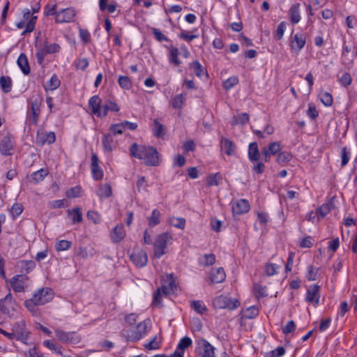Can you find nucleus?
Returning <instances> with one entry per match:
<instances>
[{
  "label": "nucleus",
  "mask_w": 357,
  "mask_h": 357,
  "mask_svg": "<svg viewBox=\"0 0 357 357\" xmlns=\"http://www.w3.org/2000/svg\"><path fill=\"white\" fill-rule=\"evenodd\" d=\"M6 303L10 304V305H12L14 303V302L13 301L12 295L10 293L8 294H7L4 297L3 299H1V303H0V307L1 308V310L4 313H9L8 309H7V307L5 305V304H6Z\"/></svg>",
  "instance_id": "nucleus-50"
},
{
  "label": "nucleus",
  "mask_w": 357,
  "mask_h": 357,
  "mask_svg": "<svg viewBox=\"0 0 357 357\" xmlns=\"http://www.w3.org/2000/svg\"><path fill=\"white\" fill-rule=\"evenodd\" d=\"M30 333L24 330L21 331L20 333H16V337H15V340H19L22 342V343L25 344H29L27 342V340L29 337Z\"/></svg>",
  "instance_id": "nucleus-62"
},
{
  "label": "nucleus",
  "mask_w": 357,
  "mask_h": 357,
  "mask_svg": "<svg viewBox=\"0 0 357 357\" xmlns=\"http://www.w3.org/2000/svg\"><path fill=\"white\" fill-rule=\"evenodd\" d=\"M280 266L275 264L268 263L265 267V272L268 276H272L278 273Z\"/></svg>",
  "instance_id": "nucleus-53"
},
{
  "label": "nucleus",
  "mask_w": 357,
  "mask_h": 357,
  "mask_svg": "<svg viewBox=\"0 0 357 357\" xmlns=\"http://www.w3.org/2000/svg\"><path fill=\"white\" fill-rule=\"evenodd\" d=\"M153 134L157 137H162L165 135V127L157 119L154 120Z\"/></svg>",
  "instance_id": "nucleus-44"
},
{
  "label": "nucleus",
  "mask_w": 357,
  "mask_h": 357,
  "mask_svg": "<svg viewBox=\"0 0 357 357\" xmlns=\"http://www.w3.org/2000/svg\"><path fill=\"white\" fill-rule=\"evenodd\" d=\"M60 84L61 82L57 75H53L48 82L47 88L51 91H54L59 88Z\"/></svg>",
  "instance_id": "nucleus-52"
},
{
  "label": "nucleus",
  "mask_w": 357,
  "mask_h": 357,
  "mask_svg": "<svg viewBox=\"0 0 357 357\" xmlns=\"http://www.w3.org/2000/svg\"><path fill=\"white\" fill-rule=\"evenodd\" d=\"M319 289L320 287L317 284L310 285L307 289L305 301L313 303L314 306L318 305L320 298Z\"/></svg>",
  "instance_id": "nucleus-16"
},
{
  "label": "nucleus",
  "mask_w": 357,
  "mask_h": 357,
  "mask_svg": "<svg viewBox=\"0 0 357 357\" xmlns=\"http://www.w3.org/2000/svg\"><path fill=\"white\" fill-rule=\"evenodd\" d=\"M167 48L168 50L167 56L169 62L172 64H174L175 66H179L181 63V61L178 59V49L172 45L167 47Z\"/></svg>",
  "instance_id": "nucleus-25"
},
{
  "label": "nucleus",
  "mask_w": 357,
  "mask_h": 357,
  "mask_svg": "<svg viewBox=\"0 0 357 357\" xmlns=\"http://www.w3.org/2000/svg\"><path fill=\"white\" fill-rule=\"evenodd\" d=\"M200 357H215V348L206 339L202 337L195 341Z\"/></svg>",
  "instance_id": "nucleus-8"
},
{
  "label": "nucleus",
  "mask_w": 357,
  "mask_h": 357,
  "mask_svg": "<svg viewBox=\"0 0 357 357\" xmlns=\"http://www.w3.org/2000/svg\"><path fill=\"white\" fill-rule=\"evenodd\" d=\"M67 214L73 224L79 223L82 221V212L79 207L68 209Z\"/></svg>",
  "instance_id": "nucleus-27"
},
{
  "label": "nucleus",
  "mask_w": 357,
  "mask_h": 357,
  "mask_svg": "<svg viewBox=\"0 0 357 357\" xmlns=\"http://www.w3.org/2000/svg\"><path fill=\"white\" fill-rule=\"evenodd\" d=\"M260 158V153L257 142H252L248 147V158L251 162L258 161Z\"/></svg>",
  "instance_id": "nucleus-30"
},
{
  "label": "nucleus",
  "mask_w": 357,
  "mask_h": 357,
  "mask_svg": "<svg viewBox=\"0 0 357 357\" xmlns=\"http://www.w3.org/2000/svg\"><path fill=\"white\" fill-rule=\"evenodd\" d=\"M132 262L139 268L145 266L148 262L146 252L142 249H135L130 255Z\"/></svg>",
  "instance_id": "nucleus-13"
},
{
  "label": "nucleus",
  "mask_w": 357,
  "mask_h": 357,
  "mask_svg": "<svg viewBox=\"0 0 357 357\" xmlns=\"http://www.w3.org/2000/svg\"><path fill=\"white\" fill-rule=\"evenodd\" d=\"M151 329V321L146 319L132 328L126 326L121 331V335L126 341L136 342L144 337Z\"/></svg>",
  "instance_id": "nucleus-3"
},
{
  "label": "nucleus",
  "mask_w": 357,
  "mask_h": 357,
  "mask_svg": "<svg viewBox=\"0 0 357 357\" xmlns=\"http://www.w3.org/2000/svg\"><path fill=\"white\" fill-rule=\"evenodd\" d=\"M109 133L112 134L113 136L122 135L125 132V129L121 123L112 124L109 126Z\"/></svg>",
  "instance_id": "nucleus-46"
},
{
  "label": "nucleus",
  "mask_w": 357,
  "mask_h": 357,
  "mask_svg": "<svg viewBox=\"0 0 357 357\" xmlns=\"http://www.w3.org/2000/svg\"><path fill=\"white\" fill-rule=\"evenodd\" d=\"M226 278V274L222 268H212L210 272V280L213 283L222 282Z\"/></svg>",
  "instance_id": "nucleus-24"
},
{
  "label": "nucleus",
  "mask_w": 357,
  "mask_h": 357,
  "mask_svg": "<svg viewBox=\"0 0 357 357\" xmlns=\"http://www.w3.org/2000/svg\"><path fill=\"white\" fill-rule=\"evenodd\" d=\"M126 234L123 225H117L111 231L110 238L113 243H118L125 238Z\"/></svg>",
  "instance_id": "nucleus-21"
},
{
  "label": "nucleus",
  "mask_w": 357,
  "mask_h": 357,
  "mask_svg": "<svg viewBox=\"0 0 357 357\" xmlns=\"http://www.w3.org/2000/svg\"><path fill=\"white\" fill-rule=\"evenodd\" d=\"M118 83L119 86L126 90H128L132 87V82L127 76L121 75L119 77Z\"/></svg>",
  "instance_id": "nucleus-47"
},
{
  "label": "nucleus",
  "mask_w": 357,
  "mask_h": 357,
  "mask_svg": "<svg viewBox=\"0 0 357 357\" xmlns=\"http://www.w3.org/2000/svg\"><path fill=\"white\" fill-rule=\"evenodd\" d=\"M48 173V170L44 168L36 171L31 175V181H33L34 183H38L43 181L44 178L47 176Z\"/></svg>",
  "instance_id": "nucleus-31"
},
{
  "label": "nucleus",
  "mask_w": 357,
  "mask_h": 357,
  "mask_svg": "<svg viewBox=\"0 0 357 357\" xmlns=\"http://www.w3.org/2000/svg\"><path fill=\"white\" fill-rule=\"evenodd\" d=\"M76 10L73 8H68L58 11L55 20L57 23H69L74 20Z\"/></svg>",
  "instance_id": "nucleus-14"
},
{
  "label": "nucleus",
  "mask_w": 357,
  "mask_h": 357,
  "mask_svg": "<svg viewBox=\"0 0 357 357\" xmlns=\"http://www.w3.org/2000/svg\"><path fill=\"white\" fill-rule=\"evenodd\" d=\"M147 181L144 176H140L139 177L137 181V188L139 192H141L142 191L146 192L147 191Z\"/></svg>",
  "instance_id": "nucleus-61"
},
{
  "label": "nucleus",
  "mask_w": 357,
  "mask_h": 357,
  "mask_svg": "<svg viewBox=\"0 0 357 357\" xmlns=\"http://www.w3.org/2000/svg\"><path fill=\"white\" fill-rule=\"evenodd\" d=\"M101 103L102 100L97 95L93 96L89 100V106L93 114L99 118L105 117L109 111L117 112L120 110V107L112 100H105L102 105H101Z\"/></svg>",
  "instance_id": "nucleus-4"
},
{
  "label": "nucleus",
  "mask_w": 357,
  "mask_h": 357,
  "mask_svg": "<svg viewBox=\"0 0 357 357\" xmlns=\"http://www.w3.org/2000/svg\"><path fill=\"white\" fill-rule=\"evenodd\" d=\"M231 204L234 214L241 215L246 213L250 208L249 202L245 199L231 202Z\"/></svg>",
  "instance_id": "nucleus-17"
},
{
  "label": "nucleus",
  "mask_w": 357,
  "mask_h": 357,
  "mask_svg": "<svg viewBox=\"0 0 357 357\" xmlns=\"http://www.w3.org/2000/svg\"><path fill=\"white\" fill-rule=\"evenodd\" d=\"M335 208L334 202L333 199H330L327 202L323 204L317 209V216L323 218L328 213H329Z\"/></svg>",
  "instance_id": "nucleus-26"
},
{
  "label": "nucleus",
  "mask_w": 357,
  "mask_h": 357,
  "mask_svg": "<svg viewBox=\"0 0 357 357\" xmlns=\"http://www.w3.org/2000/svg\"><path fill=\"white\" fill-rule=\"evenodd\" d=\"M54 298L53 290L50 287H42L34 292L32 298L25 301V307L33 314L37 312V306L50 302Z\"/></svg>",
  "instance_id": "nucleus-2"
},
{
  "label": "nucleus",
  "mask_w": 357,
  "mask_h": 357,
  "mask_svg": "<svg viewBox=\"0 0 357 357\" xmlns=\"http://www.w3.org/2000/svg\"><path fill=\"white\" fill-rule=\"evenodd\" d=\"M172 235L168 231L158 235L153 243L154 256L160 259L166 254V248L172 244Z\"/></svg>",
  "instance_id": "nucleus-5"
},
{
  "label": "nucleus",
  "mask_w": 357,
  "mask_h": 357,
  "mask_svg": "<svg viewBox=\"0 0 357 357\" xmlns=\"http://www.w3.org/2000/svg\"><path fill=\"white\" fill-rule=\"evenodd\" d=\"M168 222L171 226L181 229H183L185 226V220L182 218H170Z\"/></svg>",
  "instance_id": "nucleus-42"
},
{
  "label": "nucleus",
  "mask_w": 357,
  "mask_h": 357,
  "mask_svg": "<svg viewBox=\"0 0 357 357\" xmlns=\"http://www.w3.org/2000/svg\"><path fill=\"white\" fill-rule=\"evenodd\" d=\"M98 157L96 153H93L91 156V169L92 176L94 180L98 181L103 177V171L98 165Z\"/></svg>",
  "instance_id": "nucleus-19"
},
{
  "label": "nucleus",
  "mask_w": 357,
  "mask_h": 357,
  "mask_svg": "<svg viewBox=\"0 0 357 357\" xmlns=\"http://www.w3.org/2000/svg\"><path fill=\"white\" fill-rule=\"evenodd\" d=\"M17 65L24 75H29L30 73V67L29 65L28 59L25 54L22 53L20 54L17 61Z\"/></svg>",
  "instance_id": "nucleus-29"
},
{
  "label": "nucleus",
  "mask_w": 357,
  "mask_h": 357,
  "mask_svg": "<svg viewBox=\"0 0 357 357\" xmlns=\"http://www.w3.org/2000/svg\"><path fill=\"white\" fill-rule=\"evenodd\" d=\"M87 218L91 220L94 224H98L100 222L101 217L99 213L94 211H89L87 212Z\"/></svg>",
  "instance_id": "nucleus-64"
},
{
  "label": "nucleus",
  "mask_w": 357,
  "mask_h": 357,
  "mask_svg": "<svg viewBox=\"0 0 357 357\" xmlns=\"http://www.w3.org/2000/svg\"><path fill=\"white\" fill-rule=\"evenodd\" d=\"M259 314V310L256 306L249 307L242 316L243 319H252L257 317Z\"/></svg>",
  "instance_id": "nucleus-43"
},
{
  "label": "nucleus",
  "mask_w": 357,
  "mask_h": 357,
  "mask_svg": "<svg viewBox=\"0 0 357 357\" xmlns=\"http://www.w3.org/2000/svg\"><path fill=\"white\" fill-rule=\"evenodd\" d=\"M215 259L216 257L214 254H204L198 258V264L204 267L210 266L215 262Z\"/></svg>",
  "instance_id": "nucleus-28"
},
{
  "label": "nucleus",
  "mask_w": 357,
  "mask_h": 357,
  "mask_svg": "<svg viewBox=\"0 0 357 357\" xmlns=\"http://www.w3.org/2000/svg\"><path fill=\"white\" fill-rule=\"evenodd\" d=\"M241 303L236 298H231L225 295L216 296L213 301V306L215 309H228L233 310L240 306Z\"/></svg>",
  "instance_id": "nucleus-6"
},
{
  "label": "nucleus",
  "mask_w": 357,
  "mask_h": 357,
  "mask_svg": "<svg viewBox=\"0 0 357 357\" xmlns=\"http://www.w3.org/2000/svg\"><path fill=\"white\" fill-rule=\"evenodd\" d=\"M185 93H181L174 96L172 100V105L174 109H181L185 100Z\"/></svg>",
  "instance_id": "nucleus-38"
},
{
  "label": "nucleus",
  "mask_w": 357,
  "mask_h": 357,
  "mask_svg": "<svg viewBox=\"0 0 357 357\" xmlns=\"http://www.w3.org/2000/svg\"><path fill=\"white\" fill-rule=\"evenodd\" d=\"M306 114L312 120H314L319 116V112L313 103L308 104V109Z\"/></svg>",
  "instance_id": "nucleus-58"
},
{
  "label": "nucleus",
  "mask_w": 357,
  "mask_h": 357,
  "mask_svg": "<svg viewBox=\"0 0 357 357\" xmlns=\"http://www.w3.org/2000/svg\"><path fill=\"white\" fill-rule=\"evenodd\" d=\"M41 49L45 52L46 54H53L59 52L61 47L57 43H49L45 42L43 45H39Z\"/></svg>",
  "instance_id": "nucleus-33"
},
{
  "label": "nucleus",
  "mask_w": 357,
  "mask_h": 357,
  "mask_svg": "<svg viewBox=\"0 0 357 357\" xmlns=\"http://www.w3.org/2000/svg\"><path fill=\"white\" fill-rule=\"evenodd\" d=\"M56 140L54 132H47L44 130H39L36 133V144L38 146H44L45 144H52Z\"/></svg>",
  "instance_id": "nucleus-12"
},
{
  "label": "nucleus",
  "mask_w": 357,
  "mask_h": 357,
  "mask_svg": "<svg viewBox=\"0 0 357 357\" xmlns=\"http://www.w3.org/2000/svg\"><path fill=\"white\" fill-rule=\"evenodd\" d=\"M190 67L193 70L194 73L197 77H201L203 74V67L198 61H195L190 63Z\"/></svg>",
  "instance_id": "nucleus-60"
},
{
  "label": "nucleus",
  "mask_w": 357,
  "mask_h": 357,
  "mask_svg": "<svg viewBox=\"0 0 357 357\" xmlns=\"http://www.w3.org/2000/svg\"><path fill=\"white\" fill-rule=\"evenodd\" d=\"M305 43L306 38L303 33H296L291 40V50L295 53L298 54L300 51L304 47Z\"/></svg>",
  "instance_id": "nucleus-18"
},
{
  "label": "nucleus",
  "mask_w": 357,
  "mask_h": 357,
  "mask_svg": "<svg viewBox=\"0 0 357 357\" xmlns=\"http://www.w3.org/2000/svg\"><path fill=\"white\" fill-rule=\"evenodd\" d=\"M0 86L4 93H9L12 89V80L8 76L0 77Z\"/></svg>",
  "instance_id": "nucleus-37"
},
{
  "label": "nucleus",
  "mask_w": 357,
  "mask_h": 357,
  "mask_svg": "<svg viewBox=\"0 0 357 357\" xmlns=\"http://www.w3.org/2000/svg\"><path fill=\"white\" fill-rule=\"evenodd\" d=\"M132 157L143 160L147 166L157 167L160 163V155L153 146H146L133 143L130 147Z\"/></svg>",
  "instance_id": "nucleus-1"
},
{
  "label": "nucleus",
  "mask_w": 357,
  "mask_h": 357,
  "mask_svg": "<svg viewBox=\"0 0 357 357\" xmlns=\"http://www.w3.org/2000/svg\"><path fill=\"white\" fill-rule=\"evenodd\" d=\"M72 245L70 241L66 240H61L56 243L55 249L57 251H64L68 250Z\"/></svg>",
  "instance_id": "nucleus-55"
},
{
  "label": "nucleus",
  "mask_w": 357,
  "mask_h": 357,
  "mask_svg": "<svg viewBox=\"0 0 357 357\" xmlns=\"http://www.w3.org/2000/svg\"><path fill=\"white\" fill-rule=\"evenodd\" d=\"M29 277L26 275H16L10 280L13 289L16 292H24L28 287Z\"/></svg>",
  "instance_id": "nucleus-11"
},
{
  "label": "nucleus",
  "mask_w": 357,
  "mask_h": 357,
  "mask_svg": "<svg viewBox=\"0 0 357 357\" xmlns=\"http://www.w3.org/2000/svg\"><path fill=\"white\" fill-rule=\"evenodd\" d=\"M285 354V349L282 347H279L275 350L266 353L265 357H281Z\"/></svg>",
  "instance_id": "nucleus-57"
},
{
  "label": "nucleus",
  "mask_w": 357,
  "mask_h": 357,
  "mask_svg": "<svg viewBox=\"0 0 357 357\" xmlns=\"http://www.w3.org/2000/svg\"><path fill=\"white\" fill-rule=\"evenodd\" d=\"M192 344V341L191 338H190L188 336H185V337H182L180 340L176 347L178 349V350L180 349L184 352V351L186 349L191 347Z\"/></svg>",
  "instance_id": "nucleus-45"
},
{
  "label": "nucleus",
  "mask_w": 357,
  "mask_h": 357,
  "mask_svg": "<svg viewBox=\"0 0 357 357\" xmlns=\"http://www.w3.org/2000/svg\"><path fill=\"white\" fill-rule=\"evenodd\" d=\"M351 153L347 147H343L341 150V166L344 167L347 165L350 160Z\"/></svg>",
  "instance_id": "nucleus-51"
},
{
  "label": "nucleus",
  "mask_w": 357,
  "mask_h": 357,
  "mask_svg": "<svg viewBox=\"0 0 357 357\" xmlns=\"http://www.w3.org/2000/svg\"><path fill=\"white\" fill-rule=\"evenodd\" d=\"M161 213L159 210H153L151 215L148 218V222L150 227H155L160 222Z\"/></svg>",
  "instance_id": "nucleus-35"
},
{
  "label": "nucleus",
  "mask_w": 357,
  "mask_h": 357,
  "mask_svg": "<svg viewBox=\"0 0 357 357\" xmlns=\"http://www.w3.org/2000/svg\"><path fill=\"white\" fill-rule=\"evenodd\" d=\"M102 145L105 153H111L116 148V142L112 134L105 133L102 137Z\"/></svg>",
  "instance_id": "nucleus-20"
},
{
  "label": "nucleus",
  "mask_w": 357,
  "mask_h": 357,
  "mask_svg": "<svg viewBox=\"0 0 357 357\" xmlns=\"http://www.w3.org/2000/svg\"><path fill=\"white\" fill-rule=\"evenodd\" d=\"M352 82V78L349 73H344L341 77L339 79V82L342 87L349 86Z\"/></svg>",
  "instance_id": "nucleus-54"
},
{
  "label": "nucleus",
  "mask_w": 357,
  "mask_h": 357,
  "mask_svg": "<svg viewBox=\"0 0 357 357\" xmlns=\"http://www.w3.org/2000/svg\"><path fill=\"white\" fill-rule=\"evenodd\" d=\"M43 345L49 349L54 351L55 354L62 356L61 349L62 347L58 345L54 341L46 340L43 341Z\"/></svg>",
  "instance_id": "nucleus-39"
},
{
  "label": "nucleus",
  "mask_w": 357,
  "mask_h": 357,
  "mask_svg": "<svg viewBox=\"0 0 357 357\" xmlns=\"http://www.w3.org/2000/svg\"><path fill=\"white\" fill-rule=\"evenodd\" d=\"M220 147L222 151H223L227 155H236V145L229 139L222 137L220 141Z\"/></svg>",
  "instance_id": "nucleus-22"
},
{
  "label": "nucleus",
  "mask_w": 357,
  "mask_h": 357,
  "mask_svg": "<svg viewBox=\"0 0 357 357\" xmlns=\"http://www.w3.org/2000/svg\"><path fill=\"white\" fill-rule=\"evenodd\" d=\"M238 82V79L236 77H231L226 79L223 82V87L226 90H229L236 85Z\"/></svg>",
  "instance_id": "nucleus-63"
},
{
  "label": "nucleus",
  "mask_w": 357,
  "mask_h": 357,
  "mask_svg": "<svg viewBox=\"0 0 357 357\" xmlns=\"http://www.w3.org/2000/svg\"><path fill=\"white\" fill-rule=\"evenodd\" d=\"M144 347L147 350H155L160 348V341L155 335L149 342L144 344Z\"/></svg>",
  "instance_id": "nucleus-56"
},
{
  "label": "nucleus",
  "mask_w": 357,
  "mask_h": 357,
  "mask_svg": "<svg viewBox=\"0 0 357 357\" xmlns=\"http://www.w3.org/2000/svg\"><path fill=\"white\" fill-rule=\"evenodd\" d=\"M42 98L40 96L35 98L31 102L27 111V122L29 124L36 125L40 114Z\"/></svg>",
  "instance_id": "nucleus-7"
},
{
  "label": "nucleus",
  "mask_w": 357,
  "mask_h": 357,
  "mask_svg": "<svg viewBox=\"0 0 357 357\" xmlns=\"http://www.w3.org/2000/svg\"><path fill=\"white\" fill-rule=\"evenodd\" d=\"M163 295L167 296L174 294L177 290L175 280L172 274H167L162 280V285L158 288Z\"/></svg>",
  "instance_id": "nucleus-10"
},
{
  "label": "nucleus",
  "mask_w": 357,
  "mask_h": 357,
  "mask_svg": "<svg viewBox=\"0 0 357 357\" xmlns=\"http://www.w3.org/2000/svg\"><path fill=\"white\" fill-rule=\"evenodd\" d=\"M82 189L79 186L71 188L66 191V196L69 198H76L81 196Z\"/></svg>",
  "instance_id": "nucleus-59"
},
{
  "label": "nucleus",
  "mask_w": 357,
  "mask_h": 357,
  "mask_svg": "<svg viewBox=\"0 0 357 357\" xmlns=\"http://www.w3.org/2000/svg\"><path fill=\"white\" fill-rule=\"evenodd\" d=\"M281 150V146L279 142H272L268 144L266 148H264L261 153L264 156L265 162L269 161V158L279 153Z\"/></svg>",
  "instance_id": "nucleus-23"
},
{
  "label": "nucleus",
  "mask_w": 357,
  "mask_h": 357,
  "mask_svg": "<svg viewBox=\"0 0 357 357\" xmlns=\"http://www.w3.org/2000/svg\"><path fill=\"white\" fill-rule=\"evenodd\" d=\"M249 115L248 113H241L237 116H234L231 119V125H245L249 121Z\"/></svg>",
  "instance_id": "nucleus-34"
},
{
  "label": "nucleus",
  "mask_w": 357,
  "mask_h": 357,
  "mask_svg": "<svg viewBox=\"0 0 357 357\" xmlns=\"http://www.w3.org/2000/svg\"><path fill=\"white\" fill-rule=\"evenodd\" d=\"M190 305L195 312L200 314L207 311L206 305L202 301H193L191 302Z\"/></svg>",
  "instance_id": "nucleus-41"
},
{
  "label": "nucleus",
  "mask_w": 357,
  "mask_h": 357,
  "mask_svg": "<svg viewBox=\"0 0 357 357\" xmlns=\"http://www.w3.org/2000/svg\"><path fill=\"white\" fill-rule=\"evenodd\" d=\"M292 159V155L288 151L279 152L276 158L278 163H284L289 162Z\"/></svg>",
  "instance_id": "nucleus-48"
},
{
  "label": "nucleus",
  "mask_w": 357,
  "mask_h": 357,
  "mask_svg": "<svg viewBox=\"0 0 357 357\" xmlns=\"http://www.w3.org/2000/svg\"><path fill=\"white\" fill-rule=\"evenodd\" d=\"M14 148L13 137L10 135L4 136L0 142V153L3 155H11Z\"/></svg>",
  "instance_id": "nucleus-15"
},
{
  "label": "nucleus",
  "mask_w": 357,
  "mask_h": 357,
  "mask_svg": "<svg viewBox=\"0 0 357 357\" xmlns=\"http://www.w3.org/2000/svg\"><path fill=\"white\" fill-rule=\"evenodd\" d=\"M56 337L63 344H77L80 342V337L75 332H66L61 329H54Z\"/></svg>",
  "instance_id": "nucleus-9"
},
{
  "label": "nucleus",
  "mask_w": 357,
  "mask_h": 357,
  "mask_svg": "<svg viewBox=\"0 0 357 357\" xmlns=\"http://www.w3.org/2000/svg\"><path fill=\"white\" fill-rule=\"evenodd\" d=\"M221 179V175L219 173L210 174L206 178V183L208 186L218 185Z\"/></svg>",
  "instance_id": "nucleus-49"
},
{
  "label": "nucleus",
  "mask_w": 357,
  "mask_h": 357,
  "mask_svg": "<svg viewBox=\"0 0 357 357\" xmlns=\"http://www.w3.org/2000/svg\"><path fill=\"white\" fill-rule=\"evenodd\" d=\"M320 101L326 106H331L333 102L332 95L327 91H321L319 94Z\"/></svg>",
  "instance_id": "nucleus-40"
},
{
  "label": "nucleus",
  "mask_w": 357,
  "mask_h": 357,
  "mask_svg": "<svg viewBox=\"0 0 357 357\" xmlns=\"http://www.w3.org/2000/svg\"><path fill=\"white\" fill-rule=\"evenodd\" d=\"M299 7L300 4L296 3L293 5L289 10V17L293 24H297L301 20Z\"/></svg>",
  "instance_id": "nucleus-32"
},
{
  "label": "nucleus",
  "mask_w": 357,
  "mask_h": 357,
  "mask_svg": "<svg viewBox=\"0 0 357 357\" xmlns=\"http://www.w3.org/2000/svg\"><path fill=\"white\" fill-rule=\"evenodd\" d=\"M97 194L100 199L108 198L112 194V188L108 184H103L100 186Z\"/></svg>",
  "instance_id": "nucleus-36"
}]
</instances>
